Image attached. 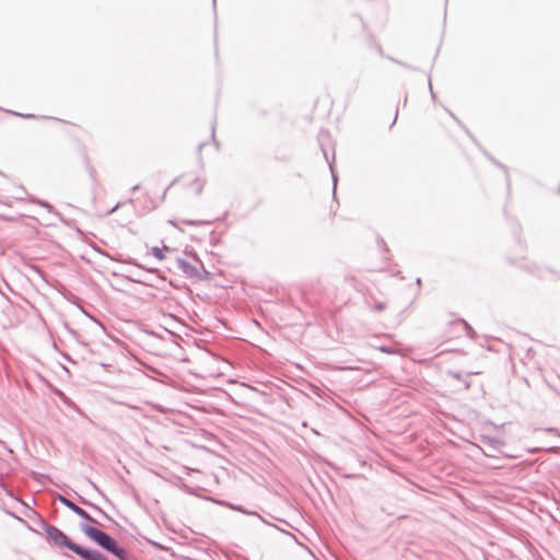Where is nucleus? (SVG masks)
Returning <instances> with one entry per match:
<instances>
[{
	"label": "nucleus",
	"mask_w": 560,
	"mask_h": 560,
	"mask_svg": "<svg viewBox=\"0 0 560 560\" xmlns=\"http://www.w3.org/2000/svg\"><path fill=\"white\" fill-rule=\"evenodd\" d=\"M510 262H511L512 265H517V261H516L515 259H512V258L510 259Z\"/></svg>",
	"instance_id": "72a5a7b5"
},
{
	"label": "nucleus",
	"mask_w": 560,
	"mask_h": 560,
	"mask_svg": "<svg viewBox=\"0 0 560 560\" xmlns=\"http://www.w3.org/2000/svg\"><path fill=\"white\" fill-rule=\"evenodd\" d=\"M138 189H139V185H135V186L132 187V190H133V191H135V190H138Z\"/></svg>",
	"instance_id": "c9c22d12"
},
{
	"label": "nucleus",
	"mask_w": 560,
	"mask_h": 560,
	"mask_svg": "<svg viewBox=\"0 0 560 560\" xmlns=\"http://www.w3.org/2000/svg\"><path fill=\"white\" fill-rule=\"evenodd\" d=\"M190 187L195 189L196 195H201L203 187H205V180L200 178H195L190 183Z\"/></svg>",
	"instance_id": "2eb2a0df"
},
{
	"label": "nucleus",
	"mask_w": 560,
	"mask_h": 560,
	"mask_svg": "<svg viewBox=\"0 0 560 560\" xmlns=\"http://www.w3.org/2000/svg\"><path fill=\"white\" fill-rule=\"evenodd\" d=\"M329 140V133L327 130H324L322 129L318 133V142H319V147H320V150L324 154V158L325 160L327 161L328 163V166H329V170L331 172V175H332V184H334V187H332V197L334 199H336V186H337V180H338V177L337 175L335 174L334 172V168H332V162L334 161H329L328 159V154H327V150L325 149V145H324V142L325 141H328ZM332 160H335V156L332 155Z\"/></svg>",
	"instance_id": "20e7f679"
},
{
	"label": "nucleus",
	"mask_w": 560,
	"mask_h": 560,
	"mask_svg": "<svg viewBox=\"0 0 560 560\" xmlns=\"http://www.w3.org/2000/svg\"><path fill=\"white\" fill-rule=\"evenodd\" d=\"M547 431L548 432H557V429L556 428H548Z\"/></svg>",
	"instance_id": "473e14b6"
},
{
	"label": "nucleus",
	"mask_w": 560,
	"mask_h": 560,
	"mask_svg": "<svg viewBox=\"0 0 560 560\" xmlns=\"http://www.w3.org/2000/svg\"><path fill=\"white\" fill-rule=\"evenodd\" d=\"M450 115L462 126V128L466 131V133L468 135V137L478 145V148L481 150V152L487 156V159L489 161H491V163H493L497 167H499L500 170L503 171L504 175H505V182H506V187L508 189H510V185H511V182H510V175H509V168L506 165H504L503 163H501L500 161H498L495 158H493L489 152H487L479 143L478 141L476 140V138L470 133V131L464 126L462 125V122L458 120V118L452 113V112H448Z\"/></svg>",
	"instance_id": "7ed1b4c3"
},
{
	"label": "nucleus",
	"mask_w": 560,
	"mask_h": 560,
	"mask_svg": "<svg viewBox=\"0 0 560 560\" xmlns=\"http://www.w3.org/2000/svg\"><path fill=\"white\" fill-rule=\"evenodd\" d=\"M215 126H217V121L214 120L212 124H211V137H212V140L214 142V144L217 147H219V142L215 140V136H214V132H215Z\"/></svg>",
	"instance_id": "393cba45"
},
{
	"label": "nucleus",
	"mask_w": 560,
	"mask_h": 560,
	"mask_svg": "<svg viewBox=\"0 0 560 560\" xmlns=\"http://www.w3.org/2000/svg\"><path fill=\"white\" fill-rule=\"evenodd\" d=\"M165 252H174V249L166 245H163V247L154 246L151 248V254L159 260H163L165 258Z\"/></svg>",
	"instance_id": "ddd939ff"
},
{
	"label": "nucleus",
	"mask_w": 560,
	"mask_h": 560,
	"mask_svg": "<svg viewBox=\"0 0 560 560\" xmlns=\"http://www.w3.org/2000/svg\"><path fill=\"white\" fill-rule=\"evenodd\" d=\"M128 279L135 283H140V284H145V285H151L150 281L151 279H149L148 277H144V278H133V277H128Z\"/></svg>",
	"instance_id": "aec40b11"
},
{
	"label": "nucleus",
	"mask_w": 560,
	"mask_h": 560,
	"mask_svg": "<svg viewBox=\"0 0 560 560\" xmlns=\"http://www.w3.org/2000/svg\"><path fill=\"white\" fill-rule=\"evenodd\" d=\"M416 282L420 287L421 285V278H417Z\"/></svg>",
	"instance_id": "f704fd0d"
},
{
	"label": "nucleus",
	"mask_w": 560,
	"mask_h": 560,
	"mask_svg": "<svg viewBox=\"0 0 560 560\" xmlns=\"http://www.w3.org/2000/svg\"><path fill=\"white\" fill-rule=\"evenodd\" d=\"M518 266L532 273H534L538 269L535 264H524Z\"/></svg>",
	"instance_id": "4be33fe9"
},
{
	"label": "nucleus",
	"mask_w": 560,
	"mask_h": 560,
	"mask_svg": "<svg viewBox=\"0 0 560 560\" xmlns=\"http://www.w3.org/2000/svg\"><path fill=\"white\" fill-rule=\"evenodd\" d=\"M45 384L47 386V388L56 396L60 399V401L68 408L74 410L75 412L78 413H81V409L79 408V406L71 399L69 398L60 388H58L57 386H55L52 383H50L49 381L45 380Z\"/></svg>",
	"instance_id": "39448f33"
},
{
	"label": "nucleus",
	"mask_w": 560,
	"mask_h": 560,
	"mask_svg": "<svg viewBox=\"0 0 560 560\" xmlns=\"http://www.w3.org/2000/svg\"><path fill=\"white\" fill-rule=\"evenodd\" d=\"M427 77H428V85H429L430 94H431L432 100L434 101L436 95H435V93L433 91V88H432L431 73L430 72L427 73Z\"/></svg>",
	"instance_id": "b1692460"
},
{
	"label": "nucleus",
	"mask_w": 560,
	"mask_h": 560,
	"mask_svg": "<svg viewBox=\"0 0 560 560\" xmlns=\"http://www.w3.org/2000/svg\"><path fill=\"white\" fill-rule=\"evenodd\" d=\"M121 205H122L121 202H118V203H117L116 206H114L112 209L107 210V211L105 212V215H110V214H113V213H114L118 208H120V207H121Z\"/></svg>",
	"instance_id": "bb28decb"
},
{
	"label": "nucleus",
	"mask_w": 560,
	"mask_h": 560,
	"mask_svg": "<svg viewBox=\"0 0 560 560\" xmlns=\"http://www.w3.org/2000/svg\"><path fill=\"white\" fill-rule=\"evenodd\" d=\"M57 500H58L62 505H65L67 509H69L71 512L77 511V509L79 508V505H78V504H75L72 500H70V499H69V498H67L66 495L58 494V495H57Z\"/></svg>",
	"instance_id": "4468645a"
},
{
	"label": "nucleus",
	"mask_w": 560,
	"mask_h": 560,
	"mask_svg": "<svg viewBox=\"0 0 560 560\" xmlns=\"http://www.w3.org/2000/svg\"><path fill=\"white\" fill-rule=\"evenodd\" d=\"M170 223L173 225V226H177L176 222L175 221H170Z\"/></svg>",
	"instance_id": "e433bc0d"
},
{
	"label": "nucleus",
	"mask_w": 560,
	"mask_h": 560,
	"mask_svg": "<svg viewBox=\"0 0 560 560\" xmlns=\"http://www.w3.org/2000/svg\"><path fill=\"white\" fill-rule=\"evenodd\" d=\"M377 50L382 52V47L380 45L377 46Z\"/></svg>",
	"instance_id": "4c0bfd02"
},
{
	"label": "nucleus",
	"mask_w": 560,
	"mask_h": 560,
	"mask_svg": "<svg viewBox=\"0 0 560 560\" xmlns=\"http://www.w3.org/2000/svg\"><path fill=\"white\" fill-rule=\"evenodd\" d=\"M474 374L475 373H472V372L463 373L460 371H453V370L446 371V375L452 377L453 380H456V381L463 383L465 389L470 388V385H471L470 376Z\"/></svg>",
	"instance_id": "423d86ee"
},
{
	"label": "nucleus",
	"mask_w": 560,
	"mask_h": 560,
	"mask_svg": "<svg viewBox=\"0 0 560 560\" xmlns=\"http://www.w3.org/2000/svg\"><path fill=\"white\" fill-rule=\"evenodd\" d=\"M7 113L12 114L14 116L22 117L24 119L37 118V116L34 114H22V113H18V112H13V110H7Z\"/></svg>",
	"instance_id": "412c9836"
},
{
	"label": "nucleus",
	"mask_w": 560,
	"mask_h": 560,
	"mask_svg": "<svg viewBox=\"0 0 560 560\" xmlns=\"http://www.w3.org/2000/svg\"><path fill=\"white\" fill-rule=\"evenodd\" d=\"M480 442L487 446L488 448L492 450V451H499V448L504 445V442L501 441L499 438L497 436H490V435H481L480 436Z\"/></svg>",
	"instance_id": "6e6552de"
},
{
	"label": "nucleus",
	"mask_w": 560,
	"mask_h": 560,
	"mask_svg": "<svg viewBox=\"0 0 560 560\" xmlns=\"http://www.w3.org/2000/svg\"><path fill=\"white\" fill-rule=\"evenodd\" d=\"M514 235H515V238H516L518 245L522 246L521 237H520V226L518 225L514 226Z\"/></svg>",
	"instance_id": "a878e982"
},
{
	"label": "nucleus",
	"mask_w": 560,
	"mask_h": 560,
	"mask_svg": "<svg viewBox=\"0 0 560 560\" xmlns=\"http://www.w3.org/2000/svg\"><path fill=\"white\" fill-rule=\"evenodd\" d=\"M28 200H30L31 202H33V203H36V205H39V206H42V207L46 208L49 212H52V211H54V207H52L48 201H46V200L38 199V198H36V197H33V196H31V197L28 198Z\"/></svg>",
	"instance_id": "dca6fc26"
},
{
	"label": "nucleus",
	"mask_w": 560,
	"mask_h": 560,
	"mask_svg": "<svg viewBox=\"0 0 560 560\" xmlns=\"http://www.w3.org/2000/svg\"><path fill=\"white\" fill-rule=\"evenodd\" d=\"M457 323L463 325L467 336H469L471 338L474 337L475 330L472 329V327L465 319L459 318V319H457Z\"/></svg>",
	"instance_id": "f3484780"
},
{
	"label": "nucleus",
	"mask_w": 560,
	"mask_h": 560,
	"mask_svg": "<svg viewBox=\"0 0 560 560\" xmlns=\"http://www.w3.org/2000/svg\"><path fill=\"white\" fill-rule=\"evenodd\" d=\"M182 223L186 224V225H191V226H199V225H202V224H210V221H201V220H183Z\"/></svg>",
	"instance_id": "6ab92c4d"
},
{
	"label": "nucleus",
	"mask_w": 560,
	"mask_h": 560,
	"mask_svg": "<svg viewBox=\"0 0 560 560\" xmlns=\"http://www.w3.org/2000/svg\"><path fill=\"white\" fill-rule=\"evenodd\" d=\"M219 503L221 505H223V506H228L229 509H231L233 511H237V512H241V513L246 514V515H255L261 522L267 523V521L261 515H259L257 512L249 511V510L245 509L243 505L234 504V503H231V502H228V501H219Z\"/></svg>",
	"instance_id": "0eeeda50"
},
{
	"label": "nucleus",
	"mask_w": 560,
	"mask_h": 560,
	"mask_svg": "<svg viewBox=\"0 0 560 560\" xmlns=\"http://www.w3.org/2000/svg\"><path fill=\"white\" fill-rule=\"evenodd\" d=\"M78 498L80 500V502L86 506H90L91 509H93L95 512H97L102 517L110 521V522H114V520L102 509L100 508L98 505L90 502L89 500H86L85 498H83L82 495L78 494Z\"/></svg>",
	"instance_id": "9b49d317"
},
{
	"label": "nucleus",
	"mask_w": 560,
	"mask_h": 560,
	"mask_svg": "<svg viewBox=\"0 0 560 560\" xmlns=\"http://www.w3.org/2000/svg\"><path fill=\"white\" fill-rule=\"evenodd\" d=\"M378 351L383 352V353H386V354H397L398 353V350L390 347V346H377L375 347Z\"/></svg>",
	"instance_id": "a211bd4d"
},
{
	"label": "nucleus",
	"mask_w": 560,
	"mask_h": 560,
	"mask_svg": "<svg viewBox=\"0 0 560 560\" xmlns=\"http://www.w3.org/2000/svg\"><path fill=\"white\" fill-rule=\"evenodd\" d=\"M85 163H86V172L91 178L92 182V199L95 200L96 198V190L98 187V180L96 178V171L95 168L90 164L89 159L85 156Z\"/></svg>",
	"instance_id": "9d476101"
},
{
	"label": "nucleus",
	"mask_w": 560,
	"mask_h": 560,
	"mask_svg": "<svg viewBox=\"0 0 560 560\" xmlns=\"http://www.w3.org/2000/svg\"><path fill=\"white\" fill-rule=\"evenodd\" d=\"M397 116H398V108H396V110H395V117H394V119H393V122H392L390 127H393V126H394V124L396 122V120H397Z\"/></svg>",
	"instance_id": "7c9ffc66"
},
{
	"label": "nucleus",
	"mask_w": 560,
	"mask_h": 560,
	"mask_svg": "<svg viewBox=\"0 0 560 560\" xmlns=\"http://www.w3.org/2000/svg\"><path fill=\"white\" fill-rule=\"evenodd\" d=\"M62 556L66 557L69 560H75L73 556H71V555H69L67 552H62Z\"/></svg>",
	"instance_id": "c756f323"
},
{
	"label": "nucleus",
	"mask_w": 560,
	"mask_h": 560,
	"mask_svg": "<svg viewBox=\"0 0 560 560\" xmlns=\"http://www.w3.org/2000/svg\"><path fill=\"white\" fill-rule=\"evenodd\" d=\"M203 145H205V143H203V142H201V143H199V144H198V151H199V152L201 151V149H202V147H203Z\"/></svg>",
	"instance_id": "2f4dec72"
},
{
	"label": "nucleus",
	"mask_w": 560,
	"mask_h": 560,
	"mask_svg": "<svg viewBox=\"0 0 560 560\" xmlns=\"http://www.w3.org/2000/svg\"><path fill=\"white\" fill-rule=\"evenodd\" d=\"M37 524L44 530L46 541L50 546L71 551L81 560H109L102 551L73 541L63 530L48 523L45 518L39 517ZM80 529L86 538L116 557L117 560H131L129 551L120 546L113 536L98 527L82 522L80 523Z\"/></svg>",
	"instance_id": "f257e3e1"
},
{
	"label": "nucleus",
	"mask_w": 560,
	"mask_h": 560,
	"mask_svg": "<svg viewBox=\"0 0 560 560\" xmlns=\"http://www.w3.org/2000/svg\"><path fill=\"white\" fill-rule=\"evenodd\" d=\"M380 247H382L384 252H388V247L383 238L380 240Z\"/></svg>",
	"instance_id": "cd10ccee"
},
{
	"label": "nucleus",
	"mask_w": 560,
	"mask_h": 560,
	"mask_svg": "<svg viewBox=\"0 0 560 560\" xmlns=\"http://www.w3.org/2000/svg\"><path fill=\"white\" fill-rule=\"evenodd\" d=\"M386 308V304L384 302H376L373 306H372V310L374 312H383L384 310Z\"/></svg>",
	"instance_id": "5701e85b"
},
{
	"label": "nucleus",
	"mask_w": 560,
	"mask_h": 560,
	"mask_svg": "<svg viewBox=\"0 0 560 560\" xmlns=\"http://www.w3.org/2000/svg\"><path fill=\"white\" fill-rule=\"evenodd\" d=\"M125 264L132 265L141 270H143L147 275H154L159 279H163L160 275V270L158 268H147L143 265L139 264L135 258L128 257L122 260Z\"/></svg>",
	"instance_id": "1a4fd4ad"
},
{
	"label": "nucleus",
	"mask_w": 560,
	"mask_h": 560,
	"mask_svg": "<svg viewBox=\"0 0 560 560\" xmlns=\"http://www.w3.org/2000/svg\"><path fill=\"white\" fill-rule=\"evenodd\" d=\"M212 2H213V8H215L217 0H212Z\"/></svg>",
	"instance_id": "58836bf2"
},
{
	"label": "nucleus",
	"mask_w": 560,
	"mask_h": 560,
	"mask_svg": "<svg viewBox=\"0 0 560 560\" xmlns=\"http://www.w3.org/2000/svg\"><path fill=\"white\" fill-rule=\"evenodd\" d=\"M399 65H401L402 67L407 68V69H412V70H417V68L415 67H411L410 65H407L405 62H401V61H397Z\"/></svg>",
	"instance_id": "c85d7f7f"
},
{
	"label": "nucleus",
	"mask_w": 560,
	"mask_h": 560,
	"mask_svg": "<svg viewBox=\"0 0 560 560\" xmlns=\"http://www.w3.org/2000/svg\"><path fill=\"white\" fill-rule=\"evenodd\" d=\"M75 515H78L79 517H81L83 521L88 522L86 524H90V525H100V523L94 518L92 517L84 509H82L81 506H79L77 509V511L73 512Z\"/></svg>",
	"instance_id": "f8f14e48"
},
{
	"label": "nucleus",
	"mask_w": 560,
	"mask_h": 560,
	"mask_svg": "<svg viewBox=\"0 0 560 560\" xmlns=\"http://www.w3.org/2000/svg\"><path fill=\"white\" fill-rule=\"evenodd\" d=\"M176 265H177L178 269L187 278L199 280V281L210 279V272L207 269H205L203 266H202V269L199 270L197 267L191 265L189 261H187L186 259L180 258V257L176 258Z\"/></svg>",
	"instance_id": "f03ea898"
}]
</instances>
